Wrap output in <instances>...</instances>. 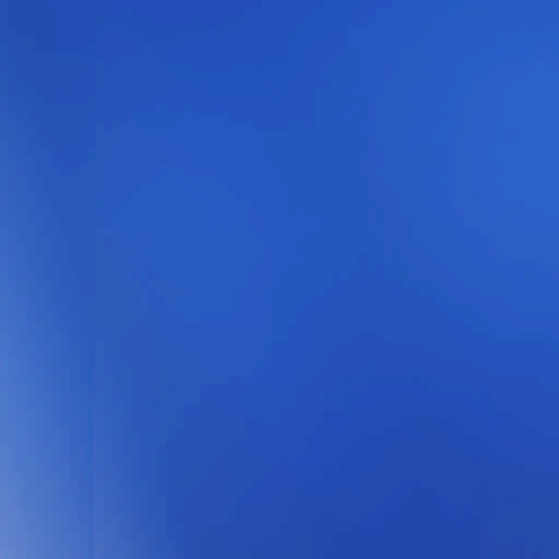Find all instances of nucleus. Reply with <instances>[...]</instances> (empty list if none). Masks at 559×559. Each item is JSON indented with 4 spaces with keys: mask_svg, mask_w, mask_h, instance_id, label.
I'll return each instance as SVG.
<instances>
[{
    "mask_svg": "<svg viewBox=\"0 0 559 559\" xmlns=\"http://www.w3.org/2000/svg\"><path fill=\"white\" fill-rule=\"evenodd\" d=\"M176 301H177V302L179 301V298H178V297L176 298Z\"/></svg>",
    "mask_w": 559,
    "mask_h": 559,
    "instance_id": "1",
    "label": "nucleus"
}]
</instances>
